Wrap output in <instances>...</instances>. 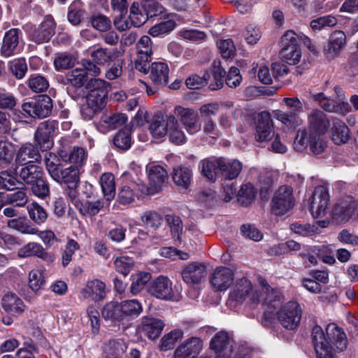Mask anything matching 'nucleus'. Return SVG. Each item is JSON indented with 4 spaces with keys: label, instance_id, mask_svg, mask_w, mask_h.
<instances>
[{
    "label": "nucleus",
    "instance_id": "nucleus-44",
    "mask_svg": "<svg viewBox=\"0 0 358 358\" xmlns=\"http://www.w3.org/2000/svg\"><path fill=\"white\" fill-rule=\"evenodd\" d=\"M121 304L117 301H110L102 308L101 314L106 320L122 321L123 316L120 308Z\"/></svg>",
    "mask_w": 358,
    "mask_h": 358
},
{
    "label": "nucleus",
    "instance_id": "nucleus-51",
    "mask_svg": "<svg viewBox=\"0 0 358 358\" xmlns=\"http://www.w3.org/2000/svg\"><path fill=\"white\" fill-rule=\"evenodd\" d=\"M8 69L17 79H22L28 70L26 59L24 57H19L10 61Z\"/></svg>",
    "mask_w": 358,
    "mask_h": 358
},
{
    "label": "nucleus",
    "instance_id": "nucleus-27",
    "mask_svg": "<svg viewBox=\"0 0 358 358\" xmlns=\"http://www.w3.org/2000/svg\"><path fill=\"white\" fill-rule=\"evenodd\" d=\"M80 169L76 166H70L67 168L59 169L53 180L62 185L78 186L80 182Z\"/></svg>",
    "mask_w": 358,
    "mask_h": 358
},
{
    "label": "nucleus",
    "instance_id": "nucleus-21",
    "mask_svg": "<svg viewBox=\"0 0 358 358\" xmlns=\"http://www.w3.org/2000/svg\"><path fill=\"white\" fill-rule=\"evenodd\" d=\"M1 305L5 312L14 316L22 315L26 308L23 301L16 294L12 292L3 296Z\"/></svg>",
    "mask_w": 358,
    "mask_h": 358
},
{
    "label": "nucleus",
    "instance_id": "nucleus-25",
    "mask_svg": "<svg viewBox=\"0 0 358 358\" xmlns=\"http://www.w3.org/2000/svg\"><path fill=\"white\" fill-rule=\"evenodd\" d=\"M177 23L171 14L164 15L159 23L152 26L148 33L155 38H164L170 34L176 27Z\"/></svg>",
    "mask_w": 358,
    "mask_h": 358
},
{
    "label": "nucleus",
    "instance_id": "nucleus-59",
    "mask_svg": "<svg viewBox=\"0 0 358 358\" xmlns=\"http://www.w3.org/2000/svg\"><path fill=\"white\" fill-rule=\"evenodd\" d=\"M213 75L215 83V85L210 84V88L213 90H216L223 86L224 78L226 76V71L222 67L220 60H214L213 63Z\"/></svg>",
    "mask_w": 358,
    "mask_h": 358
},
{
    "label": "nucleus",
    "instance_id": "nucleus-20",
    "mask_svg": "<svg viewBox=\"0 0 358 358\" xmlns=\"http://www.w3.org/2000/svg\"><path fill=\"white\" fill-rule=\"evenodd\" d=\"M59 157L64 162L74 164L80 169L87 160L86 150L81 147L74 146L69 150L60 149L57 152Z\"/></svg>",
    "mask_w": 358,
    "mask_h": 358
},
{
    "label": "nucleus",
    "instance_id": "nucleus-43",
    "mask_svg": "<svg viewBox=\"0 0 358 358\" xmlns=\"http://www.w3.org/2000/svg\"><path fill=\"white\" fill-rule=\"evenodd\" d=\"M42 169L36 165L30 164L23 167L20 172V178L27 184L31 185L42 178Z\"/></svg>",
    "mask_w": 358,
    "mask_h": 358
},
{
    "label": "nucleus",
    "instance_id": "nucleus-50",
    "mask_svg": "<svg viewBox=\"0 0 358 358\" xmlns=\"http://www.w3.org/2000/svg\"><path fill=\"white\" fill-rule=\"evenodd\" d=\"M27 211L29 217L37 224L44 223L48 217L46 210L36 202H32L27 205Z\"/></svg>",
    "mask_w": 358,
    "mask_h": 358
},
{
    "label": "nucleus",
    "instance_id": "nucleus-35",
    "mask_svg": "<svg viewBox=\"0 0 358 358\" xmlns=\"http://www.w3.org/2000/svg\"><path fill=\"white\" fill-rule=\"evenodd\" d=\"M120 304L123 320L136 318L143 312V306L137 299L124 300Z\"/></svg>",
    "mask_w": 358,
    "mask_h": 358
},
{
    "label": "nucleus",
    "instance_id": "nucleus-11",
    "mask_svg": "<svg viewBox=\"0 0 358 358\" xmlns=\"http://www.w3.org/2000/svg\"><path fill=\"white\" fill-rule=\"evenodd\" d=\"M310 202V211L312 215L315 218L324 216L329 202L327 188L325 186L317 187Z\"/></svg>",
    "mask_w": 358,
    "mask_h": 358
},
{
    "label": "nucleus",
    "instance_id": "nucleus-22",
    "mask_svg": "<svg viewBox=\"0 0 358 358\" xmlns=\"http://www.w3.org/2000/svg\"><path fill=\"white\" fill-rule=\"evenodd\" d=\"M202 348V341L192 337L182 343L175 351L174 358H194Z\"/></svg>",
    "mask_w": 358,
    "mask_h": 358
},
{
    "label": "nucleus",
    "instance_id": "nucleus-34",
    "mask_svg": "<svg viewBox=\"0 0 358 358\" xmlns=\"http://www.w3.org/2000/svg\"><path fill=\"white\" fill-rule=\"evenodd\" d=\"M331 134L332 141L337 145L347 143L350 138L348 127L337 118L332 119Z\"/></svg>",
    "mask_w": 358,
    "mask_h": 358
},
{
    "label": "nucleus",
    "instance_id": "nucleus-9",
    "mask_svg": "<svg viewBox=\"0 0 358 358\" xmlns=\"http://www.w3.org/2000/svg\"><path fill=\"white\" fill-rule=\"evenodd\" d=\"M180 275L187 285H199L207 276V268L201 262H193L182 268Z\"/></svg>",
    "mask_w": 358,
    "mask_h": 358
},
{
    "label": "nucleus",
    "instance_id": "nucleus-10",
    "mask_svg": "<svg viewBox=\"0 0 358 358\" xmlns=\"http://www.w3.org/2000/svg\"><path fill=\"white\" fill-rule=\"evenodd\" d=\"M147 291L151 296L162 300H170L173 296L172 282L164 275L152 280L147 287Z\"/></svg>",
    "mask_w": 358,
    "mask_h": 358
},
{
    "label": "nucleus",
    "instance_id": "nucleus-26",
    "mask_svg": "<svg viewBox=\"0 0 358 358\" xmlns=\"http://www.w3.org/2000/svg\"><path fill=\"white\" fill-rule=\"evenodd\" d=\"M356 208V202L352 198L348 197L334 206L332 214L334 217L339 222L347 221L354 215Z\"/></svg>",
    "mask_w": 358,
    "mask_h": 358
},
{
    "label": "nucleus",
    "instance_id": "nucleus-28",
    "mask_svg": "<svg viewBox=\"0 0 358 358\" xmlns=\"http://www.w3.org/2000/svg\"><path fill=\"white\" fill-rule=\"evenodd\" d=\"M122 55V52L117 49H108L100 48L90 54L92 60L100 66H104L111 62L115 61Z\"/></svg>",
    "mask_w": 358,
    "mask_h": 358
},
{
    "label": "nucleus",
    "instance_id": "nucleus-56",
    "mask_svg": "<svg viewBox=\"0 0 358 358\" xmlns=\"http://www.w3.org/2000/svg\"><path fill=\"white\" fill-rule=\"evenodd\" d=\"M168 116L166 120L155 118L150 125V131L153 137L162 138L168 134Z\"/></svg>",
    "mask_w": 358,
    "mask_h": 358
},
{
    "label": "nucleus",
    "instance_id": "nucleus-63",
    "mask_svg": "<svg viewBox=\"0 0 358 358\" xmlns=\"http://www.w3.org/2000/svg\"><path fill=\"white\" fill-rule=\"evenodd\" d=\"M114 145L124 150H128L131 145V138L130 135V130L125 128L120 130L113 138Z\"/></svg>",
    "mask_w": 358,
    "mask_h": 358
},
{
    "label": "nucleus",
    "instance_id": "nucleus-45",
    "mask_svg": "<svg viewBox=\"0 0 358 358\" xmlns=\"http://www.w3.org/2000/svg\"><path fill=\"white\" fill-rule=\"evenodd\" d=\"M100 185L103 194L106 200H112L115 195V183L114 176L110 173H103L100 178Z\"/></svg>",
    "mask_w": 358,
    "mask_h": 358
},
{
    "label": "nucleus",
    "instance_id": "nucleus-30",
    "mask_svg": "<svg viewBox=\"0 0 358 358\" xmlns=\"http://www.w3.org/2000/svg\"><path fill=\"white\" fill-rule=\"evenodd\" d=\"M327 336L331 343L334 345L337 349L343 351L347 348V338L344 331L336 324L331 323L326 328Z\"/></svg>",
    "mask_w": 358,
    "mask_h": 358
},
{
    "label": "nucleus",
    "instance_id": "nucleus-33",
    "mask_svg": "<svg viewBox=\"0 0 358 358\" xmlns=\"http://www.w3.org/2000/svg\"><path fill=\"white\" fill-rule=\"evenodd\" d=\"M127 348L123 340H110L103 346L104 358H124Z\"/></svg>",
    "mask_w": 358,
    "mask_h": 358
},
{
    "label": "nucleus",
    "instance_id": "nucleus-58",
    "mask_svg": "<svg viewBox=\"0 0 358 358\" xmlns=\"http://www.w3.org/2000/svg\"><path fill=\"white\" fill-rule=\"evenodd\" d=\"M321 108L329 113L344 114L348 111L349 105L345 102L338 103L335 100L327 97L324 103H321Z\"/></svg>",
    "mask_w": 358,
    "mask_h": 358
},
{
    "label": "nucleus",
    "instance_id": "nucleus-1",
    "mask_svg": "<svg viewBox=\"0 0 358 358\" xmlns=\"http://www.w3.org/2000/svg\"><path fill=\"white\" fill-rule=\"evenodd\" d=\"M280 44V56L281 59L290 65L299 63L301 57L299 34L293 30L285 31L281 37Z\"/></svg>",
    "mask_w": 358,
    "mask_h": 358
},
{
    "label": "nucleus",
    "instance_id": "nucleus-53",
    "mask_svg": "<svg viewBox=\"0 0 358 358\" xmlns=\"http://www.w3.org/2000/svg\"><path fill=\"white\" fill-rule=\"evenodd\" d=\"M143 224L154 230L159 229L164 221L163 217L155 211H146L141 216Z\"/></svg>",
    "mask_w": 358,
    "mask_h": 358
},
{
    "label": "nucleus",
    "instance_id": "nucleus-60",
    "mask_svg": "<svg viewBox=\"0 0 358 358\" xmlns=\"http://www.w3.org/2000/svg\"><path fill=\"white\" fill-rule=\"evenodd\" d=\"M134 266V259L127 256L119 257L114 260L115 270L124 276L129 273Z\"/></svg>",
    "mask_w": 358,
    "mask_h": 358
},
{
    "label": "nucleus",
    "instance_id": "nucleus-8",
    "mask_svg": "<svg viewBox=\"0 0 358 358\" xmlns=\"http://www.w3.org/2000/svg\"><path fill=\"white\" fill-rule=\"evenodd\" d=\"M22 110L34 118H44L50 115L52 101L48 95L40 96L37 99L24 103Z\"/></svg>",
    "mask_w": 358,
    "mask_h": 358
},
{
    "label": "nucleus",
    "instance_id": "nucleus-55",
    "mask_svg": "<svg viewBox=\"0 0 358 358\" xmlns=\"http://www.w3.org/2000/svg\"><path fill=\"white\" fill-rule=\"evenodd\" d=\"M67 81L76 87H81L87 83L86 71L76 68L69 71L66 75Z\"/></svg>",
    "mask_w": 358,
    "mask_h": 358
},
{
    "label": "nucleus",
    "instance_id": "nucleus-61",
    "mask_svg": "<svg viewBox=\"0 0 358 358\" xmlns=\"http://www.w3.org/2000/svg\"><path fill=\"white\" fill-rule=\"evenodd\" d=\"M6 203L15 206H24L28 202V196L23 189H18L16 192L6 194Z\"/></svg>",
    "mask_w": 358,
    "mask_h": 358
},
{
    "label": "nucleus",
    "instance_id": "nucleus-37",
    "mask_svg": "<svg viewBox=\"0 0 358 358\" xmlns=\"http://www.w3.org/2000/svg\"><path fill=\"white\" fill-rule=\"evenodd\" d=\"M218 163L220 171L229 180L237 178L243 168L241 162L236 159L225 161L218 159Z\"/></svg>",
    "mask_w": 358,
    "mask_h": 358
},
{
    "label": "nucleus",
    "instance_id": "nucleus-4",
    "mask_svg": "<svg viewBox=\"0 0 358 358\" xmlns=\"http://www.w3.org/2000/svg\"><path fill=\"white\" fill-rule=\"evenodd\" d=\"M174 115L188 134L193 135L201 129L199 114L194 108L177 106Z\"/></svg>",
    "mask_w": 358,
    "mask_h": 358
},
{
    "label": "nucleus",
    "instance_id": "nucleus-62",
    "mask_svg": "<svg viewBox=\"0 0 358 358\" xmlns=\"http://www.w3.org/2000/svg\"><path fill=\"white\" fill-rule=\"evenodd\" d=\"M152 40L148 36H143L136 43L137 56L151 57L152 55Z\"/></svg>",
    "mask_w": 358,
    "mask_h": 358
},
{
    "label": "nucleus",
    "instance_id": "nucleus-39",
    "mask_svg": "<svg viewBox=\"0 0 358 358\" xmlns=\"http://www.w3.org/2000/svg\"><path fill=\"white\" fill-rule=\"evenodd\" d=\"M192 176V171L188 167L178 166L173 168L172 178L178 186L187 189L191 183Z\"/></svg>",
    "mask_w": 358,
    "mask_h": 358
},
{
    "label": "nucleus",
    "instance_id": "nucleus-17",
    "mask_svg": "<svg viewBox=\"0 0 358 358\" xmlns=\"http://www.w3.org/2000/svg\"><path fill=\"white\" fill-rule=\"evenodd\" d=\"M20 33L21 31L18 29H10L6 32L1 47V53L3 57H11L20 52V47L19 46Z\"/></svg>",
    "mask_w": 358,
    "mask_h": 358
},
{
    "label": "nucleus",
    "instance_id": "nucleus-29",
    "mask_svg": "<svg viewBox=\"0 0 358 358\" xmlns=\"http://www.w3.org/2000/svg\"><path fill=\"white\" fill-rule=\"evenodd\" d=\"M40 159L41 155L38 149L31 143H25L18 150L15 161L20 165H25Z\"/></svg>",
    "mask_w": 358,
    "mask_h": 358
},
{
    "label": "nucleus",
    "instance_id": "nucleus-57",
    "mask_svg": "<svg viewBox=\"0 0 358 358\" xmlns=\"http://www.w3.org/2000/svg\"><path fill=\"white\" fill-rule=\"evenodd\" d=\"M133 281L130 286V292L135 295L138 294L150 280L151 275L148 272H140L136 275H132Z\"/></svg>",
    "mask_w": 358,
    "mask_h": 358
},
{
    "label": "nucleus",
    "instance_id": "nucleus-46",
    "mask_svg": "<svg viewBox=\"0 0 358 358\" xmlns=\"http://www.w3.org/2000/svg\"><path fill=\"white\" fill-rule=\"evenodd\" d=\"M275 117L282 124L290 129H294L303 122L299 114L293 112H283L278 110L275 113Z\"/></svg>",
    "mask_w": 358,
    "mask_h": 358
},
{
    "label": "nucleus",
    "instance_id": "nucleus-3",
    "mask_svg": "<svg viewBox=\"0 0 358 358\" xmlns=\"http://www.w3.org/2000/svg\"><path fill=\"white\" fill-rule=\"evenodd\" d=\"M278 320L281 325L287 329H296L301 321L302 309L295 301H289L277 312Z\"/></svg>",
    "mask_w": 358,
    "mask_h": 358
},
{
    "label": "nucleus",
    "instance_id": "nucleus-40",
    "mask_svg": "<svg viewBox=\"0 0 358 358\" xmlns=\"http://www.w3.org/2000/svg\"><path fill=\"white\" fill-rule=\"evenodd\" d=\"M314 134L315 133L309 129H299L293 143L294 150L297 152L304 151L308 147H309Z\"/></svg>",
    "mask_w": 358,
    "mask_h": 358
},
{
    "label": "nucleus",
    "instance_id": "nucleus-6",
    "mask_svg": "<svg viewBox=\"0 0 358 358\" xmlns=\"http://www.w3.org/2000/svg\"><path fill=\"white\" fill-rule=\"evenodd\" d=\"M292 188L288 185L280 187L272 199V213L275 215H283L294 205Z\"/></svg>",
    "mask_w": 358,
    "mask_h": 358
},
{
    "label": "nucleus",
    "instance_id": "nucleus-49",
    "mask_svg": "<svg viewBox=\"0 0 358 358\" xmlns=\"http://www.w3.org/2000/svg\"><path fill=\"white\" fill-rule=\"evenodd\" d=\"M201 173L209 180L215 181L217 173L220 171L218 159H204L201 162Z\"/></svg>",
    "mask_w": 358,
    "mask_h": 358
},
{
    "label": "nucleus",
    "instance_id": "nucleus-19",
    "mask_svg": "<svg viewBox=\"0 0 358 358\" xmlns=\"http://www.w3.org/2000/svg\"><path fill=\"white\" fill-rule=\"evenodd\" d=\"M345 34L341 31H334L324 48V54L328 59L338 57L345 45Z\"/></svg>",
    "mask_w": 358,
    "mask_h": 358
},
{
    "label": "nucleus",
    "instance_id": "nucleus-2",
    "mask_svg": "<svg viewBox=\"0 0 358 358\" xmlns=\"http://www.w3.org/2000/svg\"><path fill=\"white\" fill-rule=\"evenodd\" d=\"M149 187L139 182L136 184L138 190L142 194H153L161 189L162 186L167 181L166 171L159 165H150L147 167Z\"/></svg>",
    "mask_w": 358,
    "mask_h": 358
},
{
    "label": "nucleus",
    "instance_id": "nucleus-64",
    "mask_svg": "<svg viewBox=\"0 0 358 358\" xmlns=\"http://www.w3.org/2000/svg\"><path fill=\"white\" fill-rule=\"evenodd\" d=\"M255 197L254 187L250 183L243 185L238 192V200L242 204H250Z\"/></svg>",
    "mask_w": 358,
    "mask_h": 358
},
{
    "label": "nucleus",
    "instance_id": "nucleus-42",
    "mask_svg": "<svg viewBox=\"0 0 358 358\" xmlns=\"http://www.w3.org/2000/svg\"><path fill=\"white\" fill-rule=\"evenodd\" d=\"M9 228L15 229L24 234L34 235L38 233V229L34 227L25 217L11 219L8 221Z\"/></svg>",
    "mask_w": 358,
    "mask_h": 358
},
{
    "label": "nucleus",
    "instance_id": "nucleus-52",
    "mask_svg": "<svg viewBox=\"0 0 358 358\" xmlns=\"http://www.w3.org/2000/svg\"><path fill=\"white\" fill-rule=\"evenodd\" d=\"M26 83L30 90L35 93L43 92L49 87L47 79L38 74L31 75Z\"/></svg>",
    "mask_w": 358,
    "mask_h": 358
},
{
    "label": "nucleus",
    "instance_id": "nucleus-32",
    "mask_svg": "<svg viewBox=\"0 0 358 358\" xmlns=\"http://www.w3.org/2000/svg\"><path fill=\"white\" fill-rule=\"evenodd\" d=\"M308 121L310 127L309 130L320 134H324L330 125L325 114L318 110L313 111L308 115Z\"/></svg>",
    "mask_w": 358,
    "mask_h": 358
},
{
    "label": "nucleus",
    "instance_id": "nucleus-13",
    "mask_svg": "<svg viewBox=\"0 0 358 358\" xmlns=\"http://www.w3.org/2000/svg\"><path fill=\"white\" fill-rule=\"evenodd\" d=\"M255 139L258 142H264L271 140L274 136L273 122L270 114L262 112L255 117Z\"/></svg>",
    "mask_w": 358,
    "mask_h": 358
},
{
    "label": "nucleus",
    "instance_id": "nucleus-14",
    "mask_svg": "<svg viewBox=\"0 0 358 358\" xmlns=\"http://www.w3.org/2000/svg\"><path fill=\"white\" fill-rule=\"evenodd\" d=\"M210 348L217 354L216 358H231L233 341L224 331L217 333L210 343Z\"/></svg>",
    "mask_w": 358,
    "mask_h": 358
},
{
    "label": "nucleus",
    "instance_id": "nucleus-5",
    "mask_svg": "<svg viewBox=\"0 0 358 358\" xmlns=\"http://www.w3.org/2000/svg\"><path fill=\"white\" fill-rule=\"evenodd\" d=\"M109 84L103 79L92 78L87 81L85 87L88 90L87 99L90 105L96 108L104 107Z\"/></svg>",
    "mask_w": 358,
    "mask_h": 358
},
{
    "label": "nucleus",
    "instance_id": "nucleus-7",
    "mask_svg": "<svg viewBox=\"0 0 358 358\" xmlns=\"http://www.w3.org/2000/svg\"><path fill=\"white\" fill-rule=\"evenodd\" d=\"M230 298L237 303H242L248 298L252 305H257L260 301L259 292L253 289L251 282L245 278L236 280Z\"/></svg>",
    "mask_w": 358,
    "mask_h": 358
},
{
    "label": "nucleus",
    "instance_id": "nucleus-24",
    "mask_svg": "<svg viewBox=\"0 0 358 358\" xmlns=\"http://www.w3.org/2000/svg\"><path fill=\"white\" fill-rule=\"evenodd\" d=\"M149 78L157 87H162L167 84L169 76V67L166 62H155L150 66Z\"/></svg>",
    "mask_w": 358,
    "mask_h": 358
},
{
    "label": "nucleus",
    "instance_id": "nucleus-31",
    "mask_svg": "<svg viewBox=\"0 0 358 358\" xmlns=\"http://www.w3.org/2000/svg\"><path fill=\"white\" fill-rule=\"evenodd\" d=\"M127 120V116L122 113H115L111 115H105L99 122V130L102 133H106L122 126Z\"/></svg>",
    "mask_w": 358,
    "mask_h": 358
},
{
    "label": "nucleus",
    "instance_id": "nucleus-38",
    "mask_svg": "<svg viewBox=\"0 0 358 358\" xmlns=\"http://www.w3.org/2000/svg\"><path fill=\"white\" fill-rule=\"evenodd\" d=\"M129 17L134 22L135 27H139L148 21L143 0H137L131 3Z\"/></svg>",
    "mask_w": 358,
    "mask_h": 358
},
{
    "label": "nucleus",
    "instance_id": "nucleus-18",
    "mask_svg": "<svg viewBox=\"0 0 358 358\" xmlns=\"http://www.w3.org/2000/svg\"><path fill=\"white\" fill-rule=\"evenodd\" d=\"M165 324L158 318L144 316L141 320L140 331L149 339L155 340L161 334Z\"/></svg>",
    "mask_w": 358,
    "mask_h": 358
},
{
    "label": "nucleus",
    "instance_id": "nucleus-23",
    "mask_svg": "<svg viewBox=\"0 0 358 358\" xmlns=\"http://www.w3.org/2000/svg\"><path fill=\"white\" fill-rule=\"evenodd\" d=\"M80 294L85 299H91L94 301H101L106 295V284L98 279L90 280L81 289Z\"/></svg>",
    "mask_w": 358,
    "mask_h": 358
},
{
    "label": "nucleus",
    "instance_id": "nucleus-47",
    "mask_svg": "<svg viewBox=\"0 0 358 358\" xmlns=\"http://www.w3.org/2000/svg\"><path fill=\"white\" fill-rule=\"evenodd\" d=\"M183 333L180 329H174L165 334L160 341L159 348L161 351L173 349L177 341L182 337Z\"/></svg>",
    "mask_w": 358,
    "mask_h": 358
},
{
    "label": "nucleus",
    "instance_id": "nucleus-36",
    "mask_svg": "<svg viewBox=\"0 0 358 358\" xmlns=\"http://www.w3.org/2000/svg\"><path fill=\"white\" fill-rule=\"evenodd\" d=\"M168 125L169 128L167 134H169L171 142L176 145H181L187 141L186 136L180 128L175 116L172 115L168 116Z\"/></svg>",
    "mask_w": 358,
    "mask_h": 358
},
{
    "label": "nucleus",
    "instance_id": "nucleus-15",
    "mask_svg": "<svg viewBox=\"0 0 358 358\" xmlns=\"http://www.w3.org/2000/svg\"><path fill=\"white\" fill-rule=\"evenodd\" d=\"M55 23L51 16H46L44 20L29 34L31 40L36 43L48 42L55 34Z\"/></svg>",
    "mask_w": 358,
    "mask_h": 358
},
{
    "label": "nucleus",
    "instance_id": "nucleus-48",
    "mask_svg": "<svg viewBox=\"0 0 358 358\" xmlns=\"http://www.w3.org/2000/svg\"><path fill=\"white\" fill-rule=\"evenodd\" d=\"M312 340L316 352L331 346L328 337L325 336L322 329L318 325H315L312 329Z\"/></svg>",
    "mask_w": 358,
    "mask_h": 358
},
{
    "label": "nucleus",
    "instance_id": "nucleus-54",
    "mask_svg": "<svg viewBox=\"0 0 358 358\" xmlns=\"http://www.w3.org/2000/svg\"><path fill=\"white\" fill-rule=\"evenodd\" d=\"M45 282L44 271L41 268L31 270L29 273V286L34 292L41 289Z\"/></svg>",
    "mask_w": 358,
    "mask_h": 358
},
{
    "label": "nucleus",
    "instance_id": "nucleus-41",
    "mask_svg": "<svg viewBox=\"0 0 358 358\" xmlns=\"http://www.w3.org/2000/svg\"><path fill=\"white\" fill-rule=\"evenodd\" d=\"M103 201L98 199L94 201H85L84 202L76 201V207L80 213L84 216H94L99 213L103 207Z\"/></svg>",
    "mask_w": 358,
    "mask_h": 358
},
{
    "label": "nucleus",
    "instance_id": "nucleus-12",
    "mask_svg": "<svg viewBox=\"0 0 358 358\" xmlns=\"http://www.w3.org/2000/svg\"><path fill=\"white\" fill-rule=\"evenodd\" d=\"M234 280V271L225 266L215 268L210 276V284L215 291H226Z\"/></svg>",
    "mask_w": 358,
    "mask_h": 358
},
{
    "label": "nucleus",
    "instance_id": "nucleus-16",
    "mask_svg": "<svg viewBox=\"0 0 358 358\" xmlns=\"http://www.w3.org/2000/svg\"><path fill=\"white\" fill-rule=\"evenodd\" d=\"M258 283L263 292L259 294V302H262V303L268 308H276L282 299L281 293L271 288L267 281L262 277L258 278Z\"/></svg>",
    "mask_w": 358,
    "mask_h": 358
}]
</instances>
